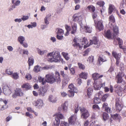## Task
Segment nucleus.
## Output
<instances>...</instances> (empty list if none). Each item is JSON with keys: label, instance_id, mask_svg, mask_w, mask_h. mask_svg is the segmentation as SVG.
Wrapping results in <instances>:
<instances>
[{"label": "nucleus", "instance_id": "42", "mask_svg": "<svg viewBox=\"0 0 126 126\" xmlns=\"http://www.w3.org/2000/svg\"><path fill=\"white\" fill-rule=\"evenodd\" d=\"M79 68L80 69L84 70L85 69V65L82 64L81 63H78Z\"/></svg>", "mask_w": 126, "mask_h": 126}, {"label": "nucleus", "instance_id": "34", "mask_svg": "<svg viewBox=\"0 0 126 126\" xmlns=\"http://www.w3.org/2000/svg\"><path fill=\"white\" fill-rule=\"evenodd\" d=\"M41 67L40 66L37 65L34 67L33 71L36 72H38L40 71V69Z\"/></svg>", "mask_w": 126, "mask_h": 126}, {"label": "nucleus", "instance_id": "2", "mask_svg": "<svg viewBox=\"0 0 126 126\" xmlns=\"http://www.w3.org/2000/svg\"><path fill=\"white\" fill-rule=\"evenodd\" d=\"M53 116H55V121L53 124V126H59L60 123V119L63 118V115L60 112L56 113L54 114Z\"/></svg>", "mask_w": 126, "mask_h": 126}, {"label": "nucleus", "instance_id": "20", "mask_svg": "<svg viewBox=\"0 0 126 126\" xmlns=\"http://www.w3.org/2000/svg\"><path fill=\"white\" fill-rule=\"evenodd\" d=\"M112 54L113 56L116 59H120L121 57V53H117L116 51H113L112 52Z\"/></svg>", "mask_w": 126, "mask_h": 126}, {"label": "nucleus", "instance_id": "35", "mask_svg": "<svg viewBox=\"0 0 126 126\" xmlns=\"http://www.w3.org/2000/svg\"><path fill=\"white\" fill-rule=\"evenodd\" d=\"M17 39L20 44H22L23 43V42L25 40V38L24 37L20 36L18 37Z\"/></svg>", "mask_w": 126, "mask_h": 126}, {"label": "nucleus", "instance_id": "57", "mask_svg": "<svg viewBox=\"0 0 126 126\" xmlns=\"http://www.w3.org/2000/svg\"><path fill=\"white\" fill-rule=\"evenodd\" d=\"M102 94L103 92H102L100 91L96 94L95 96L96 97H98L100 98L101 97Z\"/></svg>", "mask_w": 126, "mask_h": 126}, {"label": "nucleus", "instance_id": "52", "mask_svg": "<svg viewBox=\"0 0 126 126\" xmlns=\"http://www.w3.org/2000/svg\"><path fill=\"white\" fill-rule=\"evenodd\" d=\"M63 31L62 29H58L57 32V34L59 35L63 34Z\"/></svg>", "mask_w": 126, "mask_h": 126}, {"label": "nucleus", "instance_id": "31", "mask_svg": "<svg viewBox=\"0 0 126 126\" xmlns=\"http://www.w3.org/2000/svg\"><path fill=\"white\" fill-rule=\"evenodd\" d=\"M87 74L85 72H82L79 75V77L81 78L86 79L87 78Z\"/></svg>", "mask_w": 126, "mask_h": 126}, {"label": "nucleus", "instance_id": "47", "mask_svg": "<svg viewBox=\"0 0 126 126\" xmlns=\"http://www.w3.org/2000/svg\"><path fill=\"white\" fill-rule=\"evenodd\" d=\"M94 60V57L93 56H90L88 58L87 61L89 62L90 63H91L93 62Z\"/></svg>", "mask_w": 126, "mask_h": 126}, {"label": "nucleus", "instance_id": "13", "mask_svg": "<svg viewBox=\"0 0 126 126\" xmlns=\"http://www.w3.org/2000/svg\"><path fill=\"white\" fill-rule=\"evenodd\" d=\"M80 43L82 45H86L84 46V48H86L89 46L90 45L88 44V41L87 39L84 37L80 39Z\"/></svg>", "mask_w": 126, "mask_h": 126}, {"label": "nucleus", "instance_id": "39", "mask_svg": "<svg viewBox=\"0 0 126 126\" xmlns=\"http://www.w3.org/2000/svg\"><path fill=\"white\" fill-rule=\"evenodd\" d=\"M68 95L69 97H73L74 96V92L72 90H69L68 91Z\"/></svg>", "mask_w": 126, "mask_h": 126}, {"label": "nucleus", "instance_id": "24", "mask_svg": "<svg viewBox=\"0 0 126 126\" xmlns=\"http://www.w3.org/2000/svg\"><path fill=\"white\" fill-rule=\"evenodd\" d=\"M38 79L39 82L43 85H44L47 82V79L46 78V80H45L44 78H43L41 77H39Z\"/></svg>", "mask_w": 126, "mask_h": 126}, {"label": "nucleus", "instance_id": "60", "mask_svg": "<svg viewBox=\"0 0 126 126\" xmlns=\"http://www.w3.org/2000/svg\"><path fill=\"white\" fill-rule=\"evenodd\" d=\"M41 68L43 70H48L50 68V67L48 65H46L44 67H41Z\"/></svg>", "mask_w": 126, "mask_h": 126}, {"label": "nucleus", "instance_id": "32", "mask_svg": "<svg viewBox=\"0 0 126 126\" xmlns=\"http://www.w3.org/2000/svg\"><path fill=\"white\" fill-rule=\"evenodd\" d=\"M98 60L102 62H105L107 61L106 59L104 57V56L102 54L99 56Z\"/></svg>", "mask_w": 126, "mask_h": 126}, {"label": "nucleus", "instance_id": "21", "mask_svg": "<svg viewBox=\"0 0 126 126\" xmlns=\"http://www.w3.org/2000/svg\"><path fill=\"white\" fill-rule=\"evenodd\" d=\"M93 91V89L92 88H88L86 91L87 95L88 97L90 98L92 95Z\"/></svg>", "mask_w": 126, "mask_h": 126}, {"label": "nucleus", "instance_id": "37", "mask_svg": "<svg viewBox=\"0 0 126 126\" xmlns=\"http://www.w3.org/2000/svg\"><path fill=\"white\" fill-rule=\"evenodd\" d=\"M87 8L90 11H91L92 13L94 12L95 10V8L93 5H89L88 7Z\"/></svg>", "mask_w": 126, "mask_h": 126}, {"label": "nucleus", "instance_id": "43", "mask_svg": "<svg viewBox=\"0 0 126 126\" xmlns=\"http://www.w3.org/2000/svg\"><path fill=\"white\" fill-rule=\"evenodd\" d=\"M74 108L75 110V113H77L79 110V105L77 102H76L75 103Z\"/></svg>", "mask_w": 126, "mask_h": 126}, {"label": "nucleus", "instance_id": "6", "mask_svg": "<svg viewBox=\"0 0 126 126\" xmlns=\"http://www.w3.org/2000/svg\"><path fill=\"white\" fill-rule=\"evenodd\" d=\"M105 84V83L102 84L99 81H94V89L95 90H99L103 86H104Z\"/></svg>", "mask_w": 126, "mask_h": 126}, {"label": "nucleus", "instance_id": "26", "mask_svg": "<svg viewBox=\"0 0 126 126\" xmlns=\"http://www.w3.org/2000/svg\"><path fill=\"white\" fill-rule=\"evenodd\" d=\"M104 35L105 37L108 39L111 38V34L110 30H108L106 32H105Z\"/></svg>", "mask_w": 126, "mask_h": 126}, {"label": "nucleus", "instance_id": "18", "mask_svg": "<svg viewBox=\"0 0 126 126\" xmlns=\"http://www.w3.org/2000/svg\"><path fill=\"white\" fill-rule=\"evenodd\" d=\"M60 56L59 52L58 51H56L55 52L53 55V58L55 60V61L56 62H60L59 60L58 59L60 58Z\"/></svg>", "mask_w": 126, "mask_h": 126}, {"label": "nucleus", "instance_id": "53", "mask_svg": "<svg viewBox=\"0 0 126 126\" xmlns=\"http://www.w3.org/2000/svg\"><path fill=\"white\" fill-rule=\"evenodd\" d=\"M25 78L27 80H30L31 79L32 76L30 74L28 73L26 75Z\"/></svg>", "mask_w": 126, "mask_h": 126}, {"label": "nucleus", "instance_id": "44", "mask_svg": "<svg viewBox=\"0 0 126 126\" xmlns=\"http://www.w3.org/2000/svg\"><path fill=\"white\" fill-rule=\"evenodd\" d=\"M16 0H12V3L13 4H14L15 6H17L18 5L20 2V0H18L15 1Z\"/></svg>", "mask_w": 126, "mask_h": 126}, {"label": "nucleus", "instance_id": "22", "mask_svg": "<svg viewBox=\"0 0 126 126\" xmlns=\"http://www.w3.org/2000/svg\"><path fill=\"white\" fill-rule=\"evenodd\" d=\"M68 88L71 90L73 91V92L75 93H77L78 92V90L74 86V85L72 83L70 84L68 86Z\"/></svg>", "mask_w": 126, "mask_h": 126}, {"label": "nucleus", "instance_id": "55", "mask_svg": "<svg viewBox=\"0 0 126 126\" xmlns=\"http://www.w3.org/2000/svg\"><path fill=\"white\" fill-rule=\"evenodd\" d=\"M65 27L66 31H67V33H68V32H69L71 30V28L70 27L67 25H65Z\"/></svg>", "mask_w": 126, "mask_h": 126}, {"label": "nucleus", "instance_id": "9", "mask_svg": "<svg viewBox=\"0 0 126 126\" xmlns=\"http://www.w3.org/2000/svg\"><path fill=\"white\" fill-rule=\"evenodd\" d=\"M121 86V84L120 85L117 84L114 86V87L116 89V91L119 95L122 94V91L123 90V88Z\"/></svg>", "mask_w": 126, "mask_h": 126}, {"label": "nucleus", "instance_id": "58", "mask_svg": "<svg viewBox=\"0 0 126 126\" xmlns=\"http://www.w3.org/2000/svg\"><path fill=\"white\" fill-rule=\"evenodd\" d=\"M108 107V104L106 103H104L102 105V108L103 109H105Z\"/></svg>", "mask_w": 126, "mask_h": 126}, {"label": "nucleus", "instance_id": "4", "mask_svg": "<svg viewBox=\"0 0 126 126\" xmlns=\"http://www.w3.org/2000/svg\"><path fill=\"white\" fill-rule=\"evenodd\" d=\"M123 105L122 101L119 98H116L115 99V108L117 112H120L122 109Z\"/></svg>", "mask_w": 126, "mask_h": 126}, {"label": "nucleus", "instance_id": "12", "mask_svg": "<svg viewBox=\"0 0 126 126\" xmlns=\"http://www.w3.org/2000/svg\"><path fill=\"white\" fill-rule=\"evenodd\" d=\"M76 120L77 117L76 115H72L68 119L69 123L72 125L74 124Z\"/></svg>", "mask_w": 126, "mask_h": 126}, {"label": "nucleus", "instance_id": "50", "mask_svg": "<svg viewBox=\"0 0 126 126\" xmlns=\"http://www.w3.org/2000/svg\"><path fill=\"white\" fill-rule=\"evenodd\" d=\"M110 20L111 22L114 23L115 22V20L114 16L112 15L110 16L109 17Z\"/></svg>", "mask_w": 126, "mask_h": 126}, {"label": "nucleus", "instance_id": "16", "mask_svg": "<svg viewBox=\"0 0 126 126\" xmlns=\"http://www.w3.org/2000/svg\"><path fill=\"white\" fill-rule=\"evenodd\" d=\"M90 45H91L94 44L96 45H97L96 47H98V46H99V43H98V41L97 38L96 37H94L93 39V40H90Z\"/></svg>", "mask_w": 126, "mask_h": 126}, {"label": "nucleus", "instance_id": "59", "mask_svg": "<svg viewBox=\"0 0 126 126\" xmlns=\"http://www.w3.org/2000/svg\"><path fill=\"white\" fill-rule=\"evenodd\" d=\"M59 34H57L56 36V37L57 39L59 40H61L63 39V36H60Z\"/></svg>", "mask_w": 126, "mask_h": 126}, {"label": "nucleus", "instance_id": "51", "mask_svg": "<svg viewBox=\"0 0 126 126\" xmlns=\"http://www.w3.org/2000/svg\"><path fill=\"white\" fill-rule=\"evenodd\" d=\"M91 49L90 48H88L87 49L84 51V54H83V56H86L87 55L88 53L91 50Z\"/></svg>", "mask_w": 126, "mask_h": 126}, {"label": "nucleus", "instance_id": "25", "mask_svg": "<svg viewBox=\"0 0 126 126\" xmlns=\"http://www.w3.org/2000/svg\"><path fill=\"white\" fill-rule=\"evenodd\" d=\"M48 100L52 102H55L57 101V98L52 95H50L48 98Z\"/></svg>", "mask_w": 126, "mask_h": 126}, {"label": "nucleus", "instance_id": "45", "mask_svg": "<svg viewBox=\"0 0 126 126\" xmlns=\"http://www.w3.org/2000/svg\"><path fill=\"white\" fill-rule=\"evenodd\" d=\"M109 96V94H106L104 95L101 98V100L103 102H105L107 98Z\"/></svg>", "mask_w": 126, "mask_h": 126}, {"label": "nucleus", "instance_id": "8", "mask_svg": "<svg viewBox=\"0 0 126 126\" xmlns=\"http://www.w3.org/2000/svg\"><path fill=\"white\" fill-rule=\"evenodd\" d=\"M48 86H45L40 87L39 89V95L41 96H44L48 90Z\"/></svg>", "mask_w": 126, "mask_h": 126}, {"label": "nucleus", "instance_id": "40", "mask_svg": "<svg viewBox=\"0 0 126 126\" xmlns=\"http://www.w3.org/2000/svg\"><path fill=\"white\" fill-rule=\"evenodd\" d=\"M92 28L87 26H85V32L88 33L91 32L92 31Z\"/></svg>", "mask_w": 126, "mask_h": 126}, {"label": "nucleus", "instance_id": "62", "mask_svg": "<svg viewBox=\"0 0 126 126\" xmlns=\"http://www.w3.org/2000/svg\"><path fill=\"white\" fill-rule=\"evenodd\" d=\"M69 70L72 74H74L75 73V69L73 67L71 68Z\"/></svg>", "mask_w": 126, "mask_h": 126}, {"label": "nucleus", "instance_id": "49", "mask_svg": "<svg viewBox=\"0 0 126 126\" xmlns=\"http://www.w3.org/2000/svg\"><path fill=\"white\" fill-rule=\"evenodd\" d=\"M116 40L118 42V43L119 46L123 45V42L122 39H120L119 38H116Z\"/></svg>", "mask_w": 126, "mask_h": 126}, {"label": "nucleus", "instance_id": "56", "mask_svg": "<svg viewBox=\"0 0 126 126\" xmlns=\"http://www.w3.org/2000/svg\"><path fill=\"white\" fill-rule=\"evenodd\" d=\"M94 110L97 109L99 110L100 109V108L98 105L96 104L94 105H93L92 106Z\"/></svg>", "mask_w": 126, "mask_h": 126}, {"label": "nucleus", "instance_id": "63", "mask_svg": "<svg viewBox=\"0 0 126 126\" xmlns=\"http://www.w3.org/2000/svg\"><path fill=\"white\" fill-rule=\"evenodd\" d=\"M38 52L39 54L41 55L44 54L45 51H41L40 49L38 48Z\"/></svg>", "mask_w": 126, "mask_h": 126}, {"label": "nucleus", "instance_id": "5", "mask_svg": "<svg viewBox=\"0 0 126 126\" xmlns=\"http://www.w3.org/2000/svg\"><path fill=\"white\" fill-rule=\"evenodd\" d=\"M81 113V117L82 118L86 119L89 116V114L88 111L84 107H79Z\"/></svg>", "mask_w": 126, "mask_h": 126}, {"label": "nucleus", "instance_id": "61", "mask_svg": "<svg viewBox=\"0 0 126 126\" xmlns=\"http://www.w3.org/2000/svg\"><path fill=\"white\" fill-rule=\"evenodd\" d=\"M77 81L78 84L79 85H80L81 83H82V80L81 79L79 78H78L77 79Z\"/></svg>", "mask_w": 126, "mask_h": 126}, {"label": "nucleus", "instance_id": "3", "mask_svg": "<svg viewBox=\"0 0 126 126\" xmlns=\"http://www.w3.org/2000/svg\"><path fill=\"white\" fill-rule=\"evenodd\" d=\"M84 16V13L83 12H81L78 13L74 15L73 21L75 22H80L82 20V17Z\"/></svg>", "mask_w": 126, "mask_h": 126}, {"label": "nucleus", "instance_id": "33", "mask_svg": "<svg viewBox=\"0 0 126 126\" xmlns=\"http://www.w3.org/2000/svg\"><path fill=\"white\" fill-rule=\"evenodd\" d=\"M28 62L29 66L30 67L33 65L34 63V59L32 57L29 58Z\"/></svg>", "mask_w": 126, "mask_h": 126}, {"label": "nucleus", "instance_id": "17", "mask_svg": "<svg viewBox=\"0 0 126 126\" xmlns=\"http://www.w3.org/2000/svg\"><path fill=\"white\" fill-rule=\"evenodd\" d=\"M115 79L117 83H121L123 81L122 77L118 73L116 76Z\"/></svg>", "mask_w": 126, "mask_h": 126}, {"label": "nucleus", "instance_id": "48", "mask_svg": "<svg viewBox=\"0 0 126 126\" xmlns=\"http://www.w3.org/2000/svg\"><path fill=\"white\" fill-rule=\"evenodd\" d=\"M113 30L114 32L115 33L117 34L118 33V27L116 26H114Z\"/></svg>", "mask_w": 126, "mask_h": 126}, {"label": "nucleus", "instance_id": "29", "mask_svg": "<svg viewBox=\"0 0 126 126\" xmlns=\"http://www.w3.org/2000/svg\"><path fill=\"white\" fill-rule=\"evenodd\" d=\"M68 106L67 101H65L64 103L62 104L61 106L62 109L64 111H66L67 109V107Z\"/></svg>", "mask_w": 126, "mask_h": 126}, {"label": "nucleus", "instance_id": "54", "mask_svg": "<svg viewBox=\"0 0 126 126\" xmlns=\"http://www.w3.org/2000/svg\"><path fill=\"white\" fill-rule=\"evenodd\" d=\"M6 73L9 75H11L13 74L12 71H11L9 69H6L5 70Z\"/></svg>", "mask_w": 126, "mask_h": 126}, {"label": "nucleus", "instance_id": "15", "mask_svg": "<svg viewBox=\"0 0 126 126\" xmlns=\"http://www.w3.org/2000/svg\"><path fill=\"white\" fill-rule=\"evenodd\" d=\"M60 73L61 75L64 78V81L65 83V84H67L69 80V77L67 75L64 73V72L63 71H61Z\"/></svg>", "mask_w": 126, "mask_h": 126}, {"label": "nucleus", "instance_id": "27", "mask_svg": "<svg viewBox=\"0 0 126 126\" xmlns=\"http://www.w3.org/2000/svg\"><path fill=\"white\" fill-rule=\"evenodd\" d=\"M72 30L71 32V33L72 34H74L76 32L77 25V24L75 23H74L73 24L72 26Z\"/></svg>", "mask_w": 126, "mask_h": 126}, {"label": "nucleus", "instance_id": "30", "mask_svg": "<svg viewBox=\"0 0 126 126\" xmlns=\"http://www.w3.org/2000/svg\"><path fill=\"white\" fill-rule=\"evenodd\" d=\"M96 4L100 7H103L105 4V3L103 0H99L96 3Z\"/></svg>", "mask_w": 126, "mask_h": 126}, {"label": "nucleus", "instance_id": "64", "mask_svg": "<svg viewBox=\"0 0 126 126\" xmlns=\"http://www.w3.org/2000/svg\"><path fill=\"white\" fill-rule=\"evenodd\" d=\"M29 18L28 16H23L22 19L23 21H25L28 19Z\"/></svg>", "mask_w": 126, "mask_h": 126}, {"label": "nucleus", "instance_id": "23", "mask_svg": "<svg viewBox=\"0 0 126 126\" xmlns=\"http://www.w3.org/2000/svg\"><path fill=\"white\" fill-rule=\"evenodd\" d=\"M21 88H24L26 90H29L31 88V85L28 83H25L21 86Z\"/></svg>", "mask_w": 126, "mask_h": 126}, {"label": "nucleus", "instance_id": "38", "mask_svg": "<svg viewBox=\"0 0 126 126\" xmlns=\"http://www.w3.org/2000/svg\"><path fill=\"white\" fill-rule=\"evenodd\" d=\"M73 46L74 47H76L77 48L81 49L83 47L82 46L80 45L79 43H76L73 44Z\"/></svg>", "mask_w": 126, "mask_h": 126}, {"label": "nucleus", "instance_id": "14", "mask_svg": "<svg viewBox=\"0 0 126 126\" xmlns=\"http://www.w3.org/2000/svg\"><path fill=\"white\" fill-rule=\"evenodd\" d=\"M103 77V75H100L97 73H95L92 74V77L94 81H96L99 79H100Z\"/></svg>", "mask_w": 126, "mask_h": 126}, {"label": "nucleus", "instance_id": "36", "mask_svg": "<svg viewBox=\"0 0 126 126\" xmlns=\"http://www.w3.org/2000/svg\"><path fill=\"white\" fill-rule=\"evenodd\" d=\"M11 75L12 77L15 79H18L19 77L18 74L17 73H13Z\"/></svg>", "mask_w": 126, "mask_h": 126}, {"label": "nucleus", "instance_id": "11", "mask_svg": "<svg viewBox=\"0 0 126 126\" xmlns=\"http://www.w3.org/2000/svg\"><path fill=\"white\" fill-rule=\"evenodd\" d=\"M33 104L35 106H38L39 107H40L43 106L44 103L42 100L38 99L37 100L34 101L33 102Z\"/></svg>", "mask_w": 126, "mask_h": 126}, {"label": "nucleus", "instance_id": "41", "mask_svg": "<svg viewBox=\"0 0 126 126\" xmlns=\"http://www.w3.org/2000/svg\"><path fill=\"white\" fill-rule=\"evenodd\" d=\"M109 116L108 114L105 112H104L103 114V120H106L109 118Z\"/></svg>", "mask_w": 126, "mask_h": 126}, {"label": "nucleus", "instance_id": "28", "mask_svg": "<svg viewBox=\"0 0 126 126\" xmlns=\"http://www.w3.org/2000/svg\"><path fill=\"white\" fill-rule=\"evenodd\" d=\"M115 9L114 6L112 4H110L109 8L108 13L109 14H110Z\"/></svg>", "mask_w": 126, "mask_h": 126}, {"label": "nucleus", "instance_id": "46", "mask_svg": "<svg viewBox=\"0 0 126 126\" xmlns=\"http://www.w3.org/2000/svg\"><path fill=\"white\" fill-rule=\"evenodd\" d=\"M94 101L95 103L99 104L100 102V99L99 97H95L94 99Z\"/></svg>", "mask_w": 126, "mask_h": 126}, {"label": "nucleus", "instance_id": "7", "mask_svg": "<svg viewBox=\"0 0 126 126\" xmlns=\"http://www.w3.org/2000/svg\"><path fill=\"white\" fill-rule=\"evenodd\" d=\"M95 25L97 27V28L100 31L104 29L103 25V22L101 20L98 21L94 20Z\"/></svg>", "mask_w": 126, "mask_h": 126}, {"label": "nucleus", "instance_id": "19", "mask_svg": "<svg viewBox=\"0 0 126 126\" xmlns=\"http://www.w3.org/2000/svg\"><path fill=\"white\" fill-rule=\"evenodd\" d=\"M15 94L18 96H23V93L22 92L20 89L17 88L15 90Z\"/></svg>", "mask_w": 126, "mask_h": 126}, {"label": "nucleus", "instance_id": "1", "mask_svg": "<svg viewBox=\"0 0 126 126\" xmlns=\"http://www.w3.org/2000/svg\"><path fill=\"white\" fill-rule=\"evenodd\" d=\"M55 74V77L53 73H49L46 75L45 77L47 79V82L51 84H52L55 82H56L57 83H60L61 80L59 73L58 71H56Z\"/></svg>", "mask_w": 126, "mask_h": 126}, {"label": "nucleus", "instance_id": "10", "mask_svg": "<svg viewBox=\"0 0 126 126\" xmlns=\"http://www.w3.org/2000/svg\"><path fill=\"white\" fill-rule=\"evenodd\" d=\"M3 92L6 95H8L11 93L10 87L7 85L4 86L3 88Z\"/></svg>", "mask_w": 126, "mask_h": 126}]
</instances>
